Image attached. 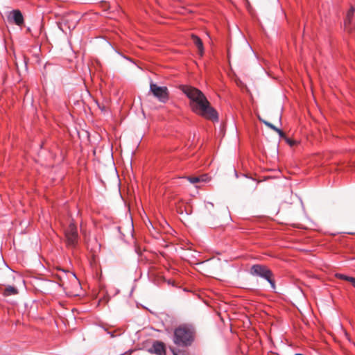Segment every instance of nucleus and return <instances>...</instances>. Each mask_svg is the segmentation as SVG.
<instances>
[{"label": "nucleus", "instance_id": "10", "mask_svg": "<svg viewBox=\"0 0 355 355\" xmlns=\"http://www.w3.org/2000/svg\"><path fill=\"white\" fill-rule=\"evenodd\" d=\"M187 179L191 183V184H196L198 182H205L208 180V176L207 175H202L199 177H189L187 178Z\"/></svg>", "mask_w": 355, "mask_h": 355}, {"label": "nucleus", "instance_id": "16", "mask_svg": "<svg viewBox=\"0 0 355 355\" xmlns=\"http://www.w3.org/2000/svg\"><path fill=\"white\" fill-rule=\"evenodd\" d=\"M288 143L291 146H292V145L293 144V141H290V140H288Z\"/></svg>", "mask_w": 355, "mask_h": 355}, {"label": "nucleus", "instance_id": "5", "mask_svg": "<svg viewBox=\"0 0 355 355\" xmlns=\"http://www.w3.org/2000/svg\"><path fill=\"white\" fill-rule=\"evenodd\" d=\"M150 92L162 103H166L168 99L166 87L158 86L157 84L151 83L150 84Z\"/></svg>", "mask_w": 355, "mask_h": 355}, {"label": "nucleus", "instance_id": "4", "mask_svg": "<svg viewBox=\"0 0 355 355\" xmlns=\"http://www.w3.org/2000/svg\"><path fill=\"white\" fill-rule=\"evenodd\" d=\"M250 274L253 276L260 277L267 280L272 289H275V283L272 279V272L266 266L260 264H254L250 268Z\"/></svg>", "mask_w": 355, "mask_h": 355}, {"label": "nucleus", "instance_id": "12", "mask_svg": "<svg viewBox=\"0 0 355 355\" xmlns=\"http://www.w3.org/2000/svg\"><path fill=\"white\" fill-rule=\"evenodd\" d=\"M336 277L340 279H343V280H345V281H347V282H349L352 283V284L353 285V284L354 283V281H355V278L354 277H349V276H347L345 275H343V274H340V273H338L336 275Z\"/></svg>", "mask_w": 355, "mask_h": 355}, {"label": "nucleus", "instance_id": "1", "mask_svg": "<svg viewBox=\"0 0 355 355\" xmlns=\"http://www.w3.org/2000/svg\"><path fill=\"white\" fill-rule=\"evenodd\" d=\"M179 89L190 99L191 110L202 117L216 121L218 120V113L211 105L206 96L199 89L191 86H180Z\"/></svg>", "mask_w": 355, "mask_h": 355}, {"label": "nucleus", "instance_id": "15", "mask_svg": "<svg viewBox=\"0 0 355 355\" xmlns=\"http://www.w3.org/2000/svg\"><path fill=\"white\" fill-rule=\"evenodd\" d=\"M278 133V135L281 137H284V132L279 129V132H277Z\"/></svg>", "mask_w": 355, "mask_h": 355}, {"label": "nucleus", "instance_id": "8", "mask_svg": "<svg viewBox=\"0 0 355 355\" xmlns=\"http://www.w3.org/2000/svg\"><path fill=\"white\" fill-rule=\"evenodd\" d=\"M148 352L156 355H165V345L162 342L155 341L153 343L152 347L148 349Z\"/></svg>", "mask_w": 355, "mask_h": 355}, {"label": "nucleus", "instance_id": "11", "mask_svg": "<svg viewBox=\"0 0 355 355\" xmlns=\"http://www.w3.org/2000/svg\"><path fill=\"white\" fill-rule=\"evenodd\" d=\"M3 296H10L17 295L18 293L17 289L12 286H8L3 291Z\"/></svg>", "mask_w": 355, "mask_h": 355}, {"label": "nucleus", "instance_id": "7", "mask_svg": "<svg viewBox=\"0 0 355 355\" xmlns=\"http://www.w3.org/2000/svg\"><path fill=\"white\" fill-rule=\"evenodd\" d=\"M78 20V17L75 14H69L62 19V22L69 30H73L76 26Z\"/></svg>", "mask_w": 355, "mask_h": 355}, {"label": "nucleus", "instance_id": "20", "mask_svg": "<svg viewBox=\"0 0 355 355\" xmlns=\"http://www.w3.org/2000/svg\"><path fill=\"white\" fill-rule=\"evenodd\" d=\"M352 286L355 288V280H354V283L353 284Z\"/></svg>", "mask_w": 355, "mask_h": 355}, {"label": "nucleus", "instance_id": "9", "mask_svg": "<svg viewBox=\"0 0 355 355\" xmlns=\"http://www.w3.org/2000/svg\"><path fill=\"white\" fill-rule=\"evenodd\" d=\"M192 42L198 49V53L200 56H202L204 54V46L202 40L196 35L191 37Z\"/></svg>", "mask_w": 355, "mask_h": 355}, {"label": "nucleus", "instance_id": "3", "mask_svg": "<svg viewBox=\"0 0 355 355\" xmlns=\"http://www.w3.org/2000/svg\"><path fill=\"white\" fill-rule=\"evenodd\" d=\"M64 232L67 247L71 249L76 248L79 242V235L76 225L71 220L69 224L64 227Z\"/></svg>", "mask_w": 355, "mask_h": 355}, {"label": "nucleus", "instance_id": "6", "mask_svg": "<svg viewBox=\"0 0 355 355\" xmlns=\"http://www.w3.org/2000/svg\"><path fill=\"white\" fill-rule=\"evenodd\" d=\"M8 21L14 23L17 26H21L24 24V17L19 10H13L7 15Z\"/></svg>", "mask_w": 355, "mask_h": 355}, {"label": "nucleus", "instance_id": "14", "mask_svg": "<svg viewBox=\"0 0 355 355\" xmlns=\"http://www.w3.org/2000/svg\"><path fill=\"white\" fill-rule=\"evenodd\" d=\"M173 342L175 344H178V328L173 329Z\"/></svg>", "mask_w": 355, "mask_h": 355}, {"label": "nucleus", "instance_id": "18", "mask_svg": "<svg viewBox=\"0 0 355 355\" xmlns=\"http://www.w3.org/2000/svg\"><path fill=\"white\" fill-rule=\"evenodd\" d=\"M124 58H125L126 60H130V58H127V57H125V56H124Z\"/></svg>", "mask_w": 355, "mask_h": 355}, {"label": "nucleus", "instance_id": "2", "mask_svg": "<svg viewBox=\"0 0 355 355\" xmlns=\"http://www.w3.org/2000/svg\"><path fill=\"white\" fill-rule=\"evenodd\" d=\"M196 337L195 327L190 324L179 325V347L190 346Z\"/></svg>", "mask_w": 355, "mask_h": 355}, {"label": "nucleus", "instance_id": "13", "mask_svg": "<svg viewBox=\"0 0 355 355\" xmlns=\"http://www.w3.org/2000/svg\"><path fill=\"white\" fill-rule=\"evenodd\" d=\"M263 123L268 126V128H271L272 130H275V132H279V128L275 127L274 125H272V123L268 122V121H263Z\"/></svg>", "mask_w": 355, "mask_h": 355}, {"label": "nucleus", "instance_id": "19", "mask_svg": "<svg viewBox=\"0 0 355 355\" xmlns=\"http://www.w3.org/2000/svg\"><path fill=\"white\" fill-rule=\"evenodd\" d=\"M281 118H282V116H281V115H279V121H281Z\"/></svg>", "mask_w": 355, "mask_h": 355}, {"label": "nucleus", "instance_id": "17", "mask_svg": "<svg viewBox=\"0 0 355 355\" xmlns=\"http://www.w3.org/2000/svg\"><path fill=\"white\" fill-rule=\"evenodd\" d=\"M173 355H178V352L174 350L173 351Z\"/></svg>", "mask_w": 355, "mask_h": 355}]
</instances>
